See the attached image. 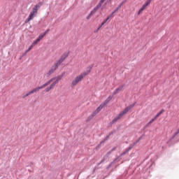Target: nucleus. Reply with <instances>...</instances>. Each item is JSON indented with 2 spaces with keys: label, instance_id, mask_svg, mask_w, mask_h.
Wrapping results in <instances>:
<instances>
[{
  "label": "nucleus",
  "instance_id": "f704fd0d",
  "mask_svg": "<svg viewBox=\"0 0 179 179\" xmlns=\"http://www.w3.org/2000/svg\"><path fill=\"white\" fill-rule=\"evenodd\" d=\"M138 139L139 141H141V140H142V136L139 137Z\"/></svg>",
  "mask_w": 179,
  "mask_h": 179
},
{
  "label": "nucleus",
  "instance_id": "20e7f679",
  "mask_svg": "<svg viewBox=\"0 0 179 179\" xmlns=\"http://www.w3.org/2000/svg\"><path fill=\"white\" fill-rule=\"evenodd\" d=\"M140 141L138 139H137L135 142H134L132 144H131L129 148H127L124 151H123L122 152V154L117 157L114 162H117L118 159H120V157H121L122 156H125V155H128L129 152L135 146V145H136Z\"/></svg>",
  "mask_w": 179,
  "mask_h": 179
},
{
  "label": "nucleus",
  "instance_id": "412c9836",
  "mask_svg": "<svg viewBox=\"0 0 179 179\" xmlns=\"http://www.w3.org/2000/svg\"><path fill=\"white\" fill-rule=\"evenodd\" d=\"M164 111V109L161 110L157 114V115L155 116V118H159V117H160V115H162V114H163V112Z\"/></svg>",
  "mask_w": 179,
  "mask_h": 179
},
{
  "label": "nucleus",
  "instance_id": "7ed1b4c3",
  "mask_svg": "<svg viewBox=\"0 0 179 179\" xmlns=\"http://www.w3.org/2000/svg\"><path fill=\"white\" fill-rule=\"evenodd\" d=\"M123 3H125V1H122L118 6L117 8L106 19L103 20V22L101 24V25L98 27V29H96V31H95V33H97L98 30H100V29H101V27H103V26H104V24H106V23H107V21H108L110 20V17H113V15H114V13H115L117 11H118L120 10V8H121V6H122Z\"/></svg>",
  "mask_w": 179,
  "mask_h": 179
},
{
  "label": "nucleus",
  "instance_id": "4468645a",
  "mask_svg": "<svg viewBox=\"0 0 179 179\" xmlns=\"http://www.w3.org/2000/svg\"><path fill=\"white\" fill-rule=\"evenodd\" d=\"M80 81H78L76 78H74V80L72 81L71 83V87H74V86H76V85L78 84Z\"/></svg>",
  "mask_w": 179,
  "mask_h": 179
},
{
  "label": "nucleus",
  "instance_id": "423d86ee",
  "mask_svg": "<svg viewBox=\"0 0 179 179\" xmlns=\"http://www.w3.org/2000/svg\"><path fill=\"white\" fill-rule=\"evenodd\" d=\"M104 106H106V103H104V102L101 103L100 106L96 108V110L94 111V115H97V114H99V113H100V111L103 110Z\"/></svg>",
  "mask_w": 179,
  "mask_h": 179
},
{
  "label": "nucleus",
  "instance_id": "c85d7f7f",
  "mask_svg": "<svg viewBox=\"0 0 179 179\" xmlns=\"http://www.w3.org/2000/svg\"><path fill=\"white\" fill-rule=\"evenodd\" d=\"M178 132L176 131L173 135L172 136V137L171 138V139H174V138H176V136H177V135H178Z\"/></svg>",
  "mask_w": 179,
  "mask_h": 179
},
{
  "label": "nucleus",
  "instance_id": "5701e85b",
  "mask_svg": "<svg viewBox=\"0 0 179 179\" xmlns=\"http://www.w3.org/2000/svg\"><path fill=\"white\" fill-rule=\"evenodd\" d=\"M40 39H38V38L33 42V43L31 44L32 47H34V45H36L38 43H39Z\"/></svg>",
  "mask_w": 179,
  "mask_h": 179
},
{
  "label": "nucleus",
  "instance_id": "2f4dec72",
  "mask_svg": "<svg viewBox=\"0 0 179 179\" xmlns=\"http://www.w3.org/2000/svg\"><path fill=\"white\" fill-rule=\"evenodd\" d=\"M89 15H90L91 17L93 16V15H94V11L92 10Z\"/></svg>",
  "mask_w": 179,
  "mask_h": 179
},
{
  "label": "nucleus",
  "instance_id": "393cba45",
  "mask_svg": "<svg viewBox=\"0 0 179 179\" xmlns=\"http://www.w3.org/2000/svg\"><path fill=\"white\" fill-rule=\"evenodd\" d=\"M95 115H94V112H93L92 115L88 117L87 121H90L93 118V117H95Z\"/></svg>",
  "mask_w": 179,
  "mask_h": 179
},
{
  "label": "nucleus",
  "instance_id": "a211bd4d",
  "mask_svg": "<svg viewBox=\"0 0 179 179\" xmlns=\"http://www.w3.org/2000/svg\"><path fill=\"white\" fill-rule=\"evenodd\" d=\"M112 99H113V96H109L108 98L103 101V103H105V105L108 104V103H110V101Z\"/></svg>",
  "mask_w": 179,
  "mask_h": 179
},
{
  "label": "nucleus",
  "instance_id": "39448f33",
  "mask_svg": "<svg viewBox=\"0 0 179 179\" xmlns=\"http://www.w3.org/2000/svg\"><path fill=\"white\" fill-rule=\"evenodd\" d=\"M37 12H38V10L37 8H35V7H34L29 17L25 20V23H29L30 20H33V19H34V17H36V15H37Z\"/></svg>",
  "mask_w": 179,
  "mask_h": 179
},
{
  "label": "nucleus",
  "instance_id": "9b49d317",
  "mask_svg": "<svg viewBox=\"0 0 179 179\" xmlns=\"http://www.w3.org/2000/svg\"><path fill=\"white\" fill-rule=\"evenodd\" d=\"M41 89H43V85L37 87L35 89L31 90V93L33 94V93H36V92H38V90H41Z\"/></svg>",
  "mask_w": 179,
  "mask_h": 179
},
{
  "label": "nucleus",
  "instance_id": "7c9ffc66",
  "mask_svg": "<svg viewBox=\"0 0 179 179\" xmlns=\"http://www.w3.org/2000/svg\"><path fill=\"white\" fill-rule=\"evenodd\" d=\"M33 45H31L30 46H29V48L26 50V52H29V51H30L32 48H33Z\"/></svg>",
  "mask_w": 179,
  "mask_h": 179
},
{
  "label": "nucleus",
  "instance_id": "ddd939ff",
  "mask_svg": "<svg viewBox=\"0 0 179 179\" xmlns=\"http://www.w3.org/2000/svg\"><path fill=\"white\" fill-rule=\"evenodd\" d=\"M80 81H78L76 78H74V80L72 81L71 83V87H74V86H76V85L78 84Z\"/></svg>",
  "mask_w": 179,
  "mask_h": 179
},
{
  "label": "nucleus",
  "instance_id": "f257e3e1",
  "mask_svg": "<svg viewBox=\"0 0 179 179\" xmlns=\"http://www.w3.org/2000/svg\"><path fill=\"white\" fill-rule=\"evenodd\" d=\"M68 55H69V52H64L61 56V57L57 61H56L54 63V64L50 67L48 72L45 73V76L47 78H48L49 76H51V75H52V73H54L58 69V68L61 66V64H62V62H64V61H65L66 58H68Z\"/></svg>",
  "mask_w": 179,
  "mask_h": 179
},
{
  "label": "nucleus",
  "instance_id": "72a5a7b5",
  "mask_svg": "<svg viewBox=\"0 0 179 179\" xmlns=\"http://www.w3.org/2000/svg\"><path fill=\"white\" fill-rule=\"evenodd\" d=\"M48 31H50V29H48L45 32L43 33H45V34H47V33H48Z\"/></svg>",
  "mask_w": 179,
  "mask_h": 179
},
{
  "label": "nucleus",
  "instance_id": "b1692460",
  "mask_svg": "<svg viewBox=\"0 0 179 179\" xmlns=\"http://www.w3.org/2000/svg\"><path fill=\"white\" fill-rule=\"evenodd\" d=\"M30 94H33L31 91H29L28 93L24 94L22 99H26V97H27V96H30Z\"/></svg>",
  "mask_w": 179,
  "mask_h": 179
},
{
  "label": "nucleus",
  "instance_id": "1a4fd4ad",
  "mask_svg": "<svg viewBox=\"0 0 179 179\" xmlns=\"http://www.w3.org/2000/svg\"><path fill=\"white\" fill-rule=\"evenodd\" d=\"M103 3H104L103 2H102L101 1H99V3H98V5L94 8V9L92 10V11L96 13L97 12V10H99V8H101V5H103Z\"/></svg>",
  "mask_w": 179,
  "mask_h": 179
},
{
  "label": "nucleus",
  "instance_id": "f8f14e48",
  "mask_svg": "<svg viewBox=\"0 0 179 179\" xmlns=\"http://www.w3.org/2000/svg\"><path fill=\"white\" fill-rule=\"evenodd\" d=\"M92 69H93V65L90 66L87 69V71L83 72V73L86 74V76H87V75H89V73H90V71H92Z\"/></svg>",
  "mask_w": 179,
  "mask_h": 179
},
{
  "label": "nucleus",
  "instance_id": "dca6fc26",
  "mask_svg": "<svg viewBox=\"0 0 179 179\" xmlns=\"http://www.w3.org/2000/svg\"><path fill=\"white\" fill-rule=\"evenodd\" d=\"M55 79H56V80L51 84V85L54 87L55 86V85L58 84L59 83V80H61L59 78L56 77L55 78Z\"/></svg>",
  "mask_w": 179,
  "mask_h": 179
},
{
  "label": "nucleus",
  "instance_id": "4be33fe9",
  "mask_svg": "<svg viewBox=\"0 0 179 179\" xmlns=\"http://www.w3.org/2000/svg\"><path fill=\"white\" fill-rule=\"evenodd\" d=\"M146 8V6H145L144 5H143V6L141 7V8L138 10V15H141L143 10H145V8Z\"/></svg>",
  "mask_w": 179,
  "mask_h": 179
},
{
  "label": "nucleus",
  "instance_id": "6ab92c4d",
  "mask_svg": "<svg viewBox=\"0 0 179 179\" xmlns=\"http://www.w3.org/2000/svg\"><path fill=\"white\" fill-rule=\"evenodd\" d=\"M41 6H43V3L39 2V3H38L34 6V8H36V9L38 10V9H40V8H41Z\"/></svg>",
  "mask_w": 179,
  "mask_h": 179
},
{
  "label": "nucleus",
  "instance_id": "aec40b11",
  "mask_svg": "<svg viewBox=\"0 0 179 179\" xmlns=\"http://www.w3.org/2000/svg\"><path fill=\"white\" fill-rule=\"evenodd\" d=\"M45 36V33L41 34L37 38V39L39 40V41H41V40H43V38H44Z\"/></svg>",
  "mask_w": 179,
  "mask_h": 179
},
{
  "label": "nucleus",
  "instance_id": "c756f323",
  "mask_svg": "<svg viewBox=\"0 0 179 179\" xmlns=\"http://www.w3.org/2000/svg\"><path fill=\"white\" fill-rule=\"evenodd\" d=\"M113 150H115V148H113V150H111V151L108 152L106 154L107 157H108V156H110V155H111V152H113Z\"/></svg>",
  "mask_w": 179,
  "mask_h": 179
},
{
  "label": "nucleus",
  "instance_id": "2eb2a0df",
  "mask_svg": "<svg viewBox=\"0 0 179 179\" xmlns=\"http://www.w3.org/2000/svg\"><path fill=\"white\" fill-rule=\"evenodd\" d=\"M113 134H114V131H110L108 134V135L106 136V138L103 139V141L102 142H101V143L106 142V141H107V139H108V138H110V136H111V135H113Z\"/></svg>",
  "mask_w": 179,
  "mask_h": 179
},
{
  "label": "nucleus",
  "instance_id": "bb28decb",
  "mask_svg": "<svg viewBox=\"0 0 179 179\" xmlns=\"http://www.w3.org/2000/svg\"><path fill=\"white\" fill-rule=\"evenodd\" d=\"M64 75H65V72H63L60 76H57L60 80L64 78Z\"/></svg>",
  "mask_w": 179,
  "mask_h": 179
},
{
  "label": "nucleus",
  "instance_id": "473e14b6",
  "mask_svg": "<svg viewBox=\"0 0 179 179\" xmlns=\"http://www.w3.org/2000/svg\"><path fill=\"white\" fill-rule=\"evenodd\" d=\"M92 17L90 15V14L87 16V20H89V19H90Z\"/></svg>",
  "mask_w": 179,
  "mask_h": 179
},
{
  "label": "nucleus",
  "instance_id": "4c0bfd02",
  "mask_svg": "<svg viewBox=\"0 0 179 179\" xmlns=\"http://www.w3.org/2000/svg\"><path fill=\"white\" fill-rule=\"evenodd\" d=\"M108 1H111V0H108Z\"/></svg>",
  "mask_w": 179,
  "mask_h": 179
},
{
  "label": "nucleus",
  "instance_id": "e433bc0d",
  "mask_svg": "<svg viewBox=\"0 0 179 179\" xmlns=\"http://www.w3.org/2000/svg\"><path fill=\"white\" fill-rule=\"evenodd\" d=\"M101 1L104 3V1H105L106 0H101Z\"/></svg>",
  "mask_w": 179,
  "mask_h": 179
},
{
  "label": "nucleus",
  "instance_id": "c9c22d12",
  "mask_svg": "<svg viewBox=\"0 0 179 179\" xmlns=\"http://www.w3.org/2000/svg\"><path fill=\"white\" fill-rule=\"evenodd\" d=\"M27 52H26V51H25V52L24 53V55H27Z\"/></svg>",
  "mask_w": 179,
  "mask_h": 179
},
{
  "label": "nucleus",
  "instance_id": "0eeeda50",
  "mask_svg": "<svg viewBox=\"0 0 179 179\" xmlns=\"http://www.w3.org/2000/svg\"><path fill=\"white\" fill-rule=\"evenodd\" d=\"M125 85H122L121 86H120L117 89H116L113 92V95L115 96V94H117V93H120V92H122L124 87Z\"/></svg>",
  "mask_w": 179,
  "mask_h": 179
},
{
  "label": "nucleus",
  "instance_id": "cd10ccee",
  "mask_svg": "<svg viewBox=\"0 0 179 179\" xmlns=\"http://www.w3.org/2000/svg\"><path fill=\"white\" fill-rule=\"evenodd\" d=\"M52 87H54L52 85H50V87H48L45 89V92H50V90H51V89H52Z\"/></svg>",
  "mask_w": 179,
  "mask_h": 179
},
{
  "label": "nucleus",
  "instance_id": "6e6552de",
  "mask_svg": "<svg viewBox=\"0 0 179 179\" xmlns=\"http://www.w3.org/2000/svg\"><path fill=\"white\" fill-rule=\"evenodd\" d=\"M86 76V73H83L81 74H80L79 76L76 77V79H77V80H78V82H82L83 79Z\"/></svg>",
  "mask_w": 179,
  "mask_h": 179
},
{
  "label": "nucleus",
  "instance_id": "f03ea898",
  "mask_svg": "<svg viewBox=\"0 0 179 179\" xmlns=\"http://www.w3.org/2000/svg\"><path fill=\"white\" fill-rule=\"evenodd\" d=\"M135 106V103L131 104L129 106H127L124 110L121 111L111 122V124H115L118 120H120V118H122L123 115H125L128 111H129L131 108H134Z\"/></svg>",
  "mask_w": 179,
  "mask_h": 179
},
{
  "label": "nucleus",
  "instance_id": "9d476101",
  "mask_svg": "<svg viewBox=\"0 0 179 179\" xmlns=\"http://www.w3.org/2000/svg\"><path fill=\"white\" fill-rule=\"evenodd\" d=\"M55 80V78H52L50 80H49L47 83H45V84L42 85V87H47V86H48V85H50V83H51V82H52V80Z\"/></svg>",
  "mask_w": 179,
  "mask_h": 179
},
{
  "label": "nucleus",
  "instance_id": "f3484780",
  "mask_svg": "<svg viewBox=\"0 0 179 179\" xmlns=\"http://www.w3.org/2000/svg\"><path fill=\"white\" fill-rule=\"evenodd\" d=\"M156 120H157L155 117L154 118H152L146 125H145V128H148V127H149L150 125V124L155 122V121H156Z\"/></svg>",
  "mask_w": 179,
  "mask_h": 179
},
{
  "label": "nucleus",
  "instance_id": "a878e982",
  "mask_svg": "<svg viewBox=\"0 0 179 179\" xmlns=\"http://www.w3.org/2000/svg\"><path fill=\"white\" fill-rule=\"evenodd\" d=\"M150 2H152V0H147L143 6L146 8V6H148L150 3Z\"/></svg>",
  "mask_w": 179,
  "mask_h": 179
}]
</instances>
